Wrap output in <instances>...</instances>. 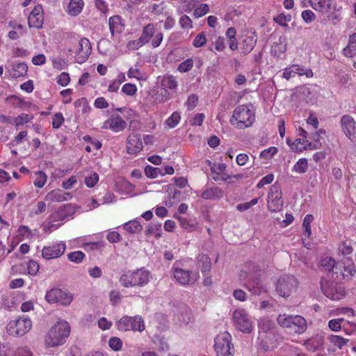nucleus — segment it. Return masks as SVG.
<instances>
[{"instance_id": "obj_1", "label": "nucleus", "mask_w": 356, "mask_h": 356, "mask_svg": "<svg viewBox=\"0 0 356 356\" xmlns=\"http://www.w3.org/2000/svg\"><path fill=\"white\" fill-rule=\"evenodd\" d=\"M239 279L247 280L245 286L252 295H259L261 293V269L258 266L250 264L248 271L241 270Z\"/></svg>"}, {"instance_id": "obj_2", "label": "nucleus", "mask_w": 356, "mask_h": 356, "mask_svg": "<svg viewBox=\"0 0 356 356\" xmlns=\"http://www.w3.org/2000/svg\"><path fill=\"white\" fill-rule=\"evenodd\" d=\"M70 332L68 323L58 322L49 330L45 339L46 345L49 347H55L63 344Z\"/></svg>"}, {"instance_id": "obj_3", "label": "nucleus", "mask_w": 356, "mask_h": 356, "mask_svg": "<svg viewBox=\"0 0 356 356\" xmlns=\"http://www.w3.org/2000/svg\"><path fill=\"white\" fill-rule=\"evenodd\" d=\"M254 120V114L248 106L238 105L234 109L230 118V123L237 129H243L250 127Z\"/></svg>"}, {"instance_id": "obj_4", "label": "nucleus", "mask_w": 356, "mask_h": 356, "mask_svg": "<svg viewBox=\"0 0 356 356\" xmlns=\"http://www.w3.org/2000/svg\"><path fill=\"white\" fill-rule=\"evenodd\" d=\"M31 327L32 323L30 318L23 316L10 321L6 327V330L8 335L19 337L29 332Z\"/></svg>"}, {"instance_id": "obj_5", "label": "nucleus", "mask_w": 356, "mask_h": 356, "mask_svg": "<svg viewBox=\"0 0 356 356\" xmlns=\"http://www.w3.org/2000/svg\"><path fill=\"white\" fill-rule=\"evenodd\" d=\"M214 349L217 356H233L234 348L231 335L227 332L218 334L215 339Z\"/></svg>"}, {"instance_id": "obj_6", "label": "nucleus", "mask_w": 356, "mask_h": 356, "mask_svg": "<svg viewBox=\"0 0 356 356\" xmlns=\"http://www.w3.org/2000/svg\"><path fill=\"white\" fill-rule=\"evenodd\" d=\"M320 284L323 294L331 300H339L346 296L344 287L341 284L327 281L323 277L321 278Z\"/></svg>"}, {"instance_id": "obj_7", "label": "nucleus", "mask_w": 356, "mask_h": 356, "mask_svg": "<svg viewBox=\"0 0 356 356\" xmlns=\"http://www.w3.org/2000/svg\"><path fill=\"white\" fill-rule=\"evenodd\" d=\"M298 286V280L293 275H284L279 278L276 284V291L283 297H289Z\"/></svg>"}, {"instance_id": "obj_8", "label": "nucleus", "mask_w": 356, "mask_h": 356, "mask_svg": "<svg viewBox=\"0 0 356 356\" xmlns=\"http://www.w3.org/2000/svg\"><path fill=\"white\" fill-rule=\"evenodd\" d=\"M45 299L49 303H60L66 306L71 303L73 297L70 293L63 291L59 288H53L47 291Z\"/></svg>"}, {"instance_id": "obj_9", "label": "nucleus", "mask_w": 356, "mask_h": 356, "mask_svg": "<svg viewBox=\"0 0 356 356\" xmlns=\"http://www.w3.org/2000/svg\"><path fill=\"white\" fill-rule=\"evenodd\" d=\"M173 275L177 282L182 285L194 284L199 277L198 273L179 268L173 269Z\"/></svg>"}, {"instance_id": "obj_10", "label": "nucleus", "mask_w": 356, "mask_h": 356, "mask_svg": "<svg viewBox=\"0 0 356 356\" xmlns=\"http://www.w3.org/2000/svg\"><path fill=\"white\" fill-rule=\"evenodd\" d=\"M236 326L243 332L250 333L252 330V321L243 309H236L233 314Z\"/></svg>"}, {"instance_id": "obj_11", "label": "nucleus", "mask_w": 356, "mask_h": 356, "mask_svg": "<svg viewBox=\"0 0 356 356\" xmlns=\"http://www.w3.org/2000/svg\"><path fill=\"white\" fill-rule=\"evenodd\" d=\"M340 124L343 132L351 141L356 140V122L349 115H344L341 117Z\"/></svg>"}, {"instance_id": "obj_12", "label": "nucleus", "mask_w": 356, "mask_h": 356, "mask_svg": "<svg viewBox=\"0 0 356 356\" xmlns=\"http://www.w3.org/2000/svg\"><path fill=\"white\" fill-rule=\"evenodd\" d=\"M66 245L64 243H58L51 246L44 247L42 252V257L46 259H51L60 257L65 252Z\"/></svg>"}, {"instance_id": "obj_13", "label": "nucleus", "mask_w": 356, "mask_h": 356, "mask_svg": "<svg viewBox=\"0 0 356 356\" xmlns=\"http://www.w3.org/2000/svg\"><path fill=\"white\" fill-rule=\"evenodd\" d=\"M150 273L148 270L140 268L131 273V287L143 286L146 285L149 280Z\"/></svg>"}, {"instance_id": "obj_14", "label": "nucleus", "mask_w": 356, "mask_h": 356, "mask_svg": "<svg viewBox=\"0 0 356 356\" xmlns=\"http://www.w3.org/2000/svg\"><path fill=\"white\" fill-rule=\"evenodd\" d=\"M143 142L138 134L129 135L127 138V150L129 154H134L143 149Z\"/></svg>"}, {"instance_id": "obj_15", "label": "nucleus", "mask_w": 356, "mask_h": 356, "mask_svg": "<svg viewBox=\"0 0 356 356\" xmlns=\"http://www.w3.org/2000/svg\"><path fill=\"white\" fill-rule=\"evenodd\" d=\"M307 329V323L306 319L300 315H293L291 321L290 332L296 334H302Z\"/></svg>"}, {"instance_id": "obj_16", "label": "nucleus", "mask_w": 356, "mask_h": 356, "mask_svg": "<svg viewBox=\"0 0 356 356\" xmlns=\"http://www.w3.org/2000/svg\"><path fill=\"white\" fill-rule=\"evenodd\" d=\"M76 211L75 207L71 204H64L58 211L51 215L53 221H61L67 217L73 215Z\"/></svg>"}, {"instance_id": "obj_17", "label": "nucleus", "mask_w": 356, "mask_h": 356, "mask_svg": "<svg viewBox=\"0 0 356 356\" xmlns=\"http://www.w3.org/2000/svg\"><path fill=\"white\" fill-rule=\"evenodd\" d=\"M155 33V29L153 24H149L145 26L142 32L141 36L137 40L136 46L134 48L138 49L145 44L149 42L150 38L154 36Z\"/></svg>"}, {"instance_id": "obj_18", "label": "nucleus", "mask_w": 356, "mask_h": 356, "mask_svg": "<svg viewBox=\"0 0 356 356\" xmlns=\"http://www.w3.org/2000/svg\"><path fill=\"white\" fill-rule=\"evenodd\" d=\"M127 124L125 121L122 120V118L119 115H111L105 122V126L106 127H109L114 131H122Z\"/></svg>"}, {"instance_id": "obj_19", "label": "nucleus", "mask_w": 356, "mask_h": 356, "mask_svg": "<svg viewBox=\"0 0 356 356\" xmlns=\"http://www.w3.org/2000/svg\"><path fill=\"white\" fill-rule=\"evenodd\" d=\"M72 198L70 193L65 192L60 189H55L46 195V200L51 202H61Z\"/></svg>"}, {"instance_id": "obj_20", "label": "nucleus", "mask_w": 356, "mask_h": 356, "mask_svg": "<svg viewBox=\"0 0 356 356\" xmlns=\"http://www.w3.org/2000/svg\"><path fill=\"white\" fill-rule=\"evenodd\" d=\"M92 50L91 44L88 39L82 38L79 42L77 54L80 55L82 61H85L90 55Z\"/></svg>"}, {"instance_id": "obj_21", "label": "nucleus", "mask_w": 356, "mask_h": 356, "mask_svg": "<svg viewBox=\"0 0 356 356\" xmlns=\"http://www.w3.org/2000/svg\"><path fill=\"white\" fill-rule=\"evenodd\" d=\"M323 337L316 335L307 339L303 345L306 347L307 350L314 353L323 346Z\"/></svg>"}, {"instance_id": "obj_22", "label": "nucleus", "mask_w": 356, "mask_h": 356, "mask_svg": "<svg viewBox=\"0 0 356 356\" xmlns=\"http://www.w3.org/2000/svg\"><path fill=\"white\" fill-rule=\"evenodd\" d=\"M108 25L112 36L114 35L115 33H121L124 30L122 19L119 15L111 17L108 19Z\"/></svg>"}, {"instance_id": "obj_23", "label": "nucleus", "mask_w": 356, "mask_h": 356, "mask_svg": "<svg viewBox=\"0 0 356 356\" xmlns=\"http://www.w3.org/2000/svg\"><path fill=\"white\" fill-rule=\"evenodd\" d=\"M257 40V38L253 33L251 35L245 37V38L243 39L241 44V53L243 55H247L248 54L250 53L255 47Z\"/></svg>"}, {"instance_id": "obj_24", "label": "nucleus", "mask_w": 356, "mask_h": 356, "mask_svg": "<svg viewBox=\"0 0 356 356\" xmlns=\"http://www.w3.org/2000/svg\"><path fill=\"white\" fill-rule=\"evenodd\" d=\"M312 7L319 12L326 13L331 9L332 0H309Z\"/></svg>"}, {"instance_id": "obj_25", "label": "nucleus", "mask_w": 356, "mask_h": 356, "mask_svg": "<svg viewBox=\"0 0 356 356\" xmlns=\"http://www.w3.org/2000/svg\"><path fill=\"white\" fill-rule=\"evenodd\" d=\"M286 50L285 38L280 37L279 41L274 42L271 47V54L276 57H280Z\"/></svg>"}, {"instance_id": "obj_26", "label": "nucleus", "mask_w": 356, "mask_h": 356, "mask_svg": "<svg viewBox=\"0 0 356 356\" xmlns=\"http://www.w3.org/2000/svg\"><path fill=\"white\" fill-rule=\"evenodd\" d=\"M222 191L218 187L206 189L202 194V197L205 200L220 198L222 197Z\"/></svg>"}, {"instance_id": "obj_27", "label": "nucleus", "mask_w": 356, "mask_h": 356, "mask_svg": "<svg viewBox=\"0 0 356 356\" xmlns=\"http://www.w3.org/2000/svg\"><path fill=\"white\" fill-rule=\"evenodd\" d=\"M282 197H270L268 200V209L273 212H277L282 209L283 202Z\"/></svg>"}, {"instance_id": "obj_28", "label": "nucleus", "mask_w": 356, "mask_h": 356, "mask_svg": "<svg viewBox=\"0 0 356 356\" xmlns=\"http://www.w3.org/2000/svg\"><path fill=\"white\" fill-rule=\"evenodd\" d=\"M321 266L323 268H324L326 270H328L329 272L332 271L333 273H338V272L337 271L338 268L337 266V263L334 259L332 257H326L323 258L321 260Z\"/></svg>"}, {"instance_id": "obj_29", "label": "nucleus", "mask_w": 356, "mask_h": 356, "mask_svg": "<svg viewBox=\"0 0 356 356\" xmlns=\"http://www.w3.org/2000/svg\"><path fill=\"white\" fill-rule=\"evenodd\" d=\"M293 317V315H289L286 314H279L277 318V321L280 326L290 330Z\"/></svg>"}, {"instance_id": "obj_30", "label": "nucleus", "mask_w": 356, "mask_h": 356, "mask_svg": "<svg viewBox=\"0 0 356 356\" xmlns=\"http://www.w3.org/2000/svg\"><path fill=\"white\" fill-rule=\"evenodd\" d=\"M123 226L125 230L132 234L140 233L143 229L142 225L136 220H130Z\"/></svg>"}, {"instance_id": "obj_31", "label": "nucleus", "mask_w": 356, "mask_h": 356, "mask_svg": "<svg viewBox=\"0 0 356 356\" xmlns=\"http://www.w3.org/2000/svg\"><path fill=\"white\" fill-rule=\"evenodd\" d=\"M83 2L82 0H70L68 9L72 15H77L81 13Z\"/></svg>"}, {"instance_id": "obj_32", "label": "nucleus", "mask_w": 356, "mask_h": 356, "mask_svg": "<svg viewBox=\"0 0 356 356\" xmlns=\"http://www.w3.org/2000/svg\"><path fill=\"white\" fill-rule=\"evenodd\" d=\"M199 265L202 268V273L205 274L209 273L211 270V262L210 258L206 255L202 254L198 257Z\"/></svg>"}, {"instance_id": "obj_33", "label": "nucleus", "mask_w": 356, "mask_h": 356, "mask_svg": "<svg viewBox=\"0 0 356 356\" xmlns=\"http://www.w3.org/2000/svg\"><path fill=\"white\" fill-rule=\"evenodd\" d=\"M13 76L16 78L24 76L28 71V66L24 63H17L13 67Z\"/></svg>"}, {"instance_id": "obj_34", "label": "nucleus", "mask_w": 356, "mask_h": 356, "mask_svg": "<svg viewBox=\"0 0 356 356\" xmlns=\"http://www.w3.org/2000/svg\"><path fill=\"white\" fill-rule=\"evenodd\" d=\"M327 339L332 345L338 347L339 349H341L349 341V339L334 334L330 335Z\"/></svg>"}, {"instance_id": "obj_35", "label": "nucleus", "mask_w": 356, "mask_h": 356, "mask_svg": "<svg viewBox=\"0 0 356 356\" xmlns=\"http://www.w3.org/2000/svg\"><path fill=\"white\" fill-rule=\"evenodd\" d=\"M132 323V317L124 316L118 322V327L120 330H131Z\"/></svg>"}, {"instance_id": "obj_36", "label": "nucleus", "mask_w": 356, "mask_h": 356, "mask_svg": "<svg viewBox=\"0 0 356 356\" xmlns=\"http://www.w3.org/2000/svg\"><path fill=\"white\" fill-rule=\"evenodd\" d=\"M145 175L151 179L156 178L159 175H162L163 168L147 165L145 168Z\"/></svg>"}, {"instance_id": "obj_37", "label": "nucleus", "mask_w": 356, "mask_h": 356, "mask_svg": "<svg viewBox=\"0 0 356 356\" xmlns=\"http://www.w3.org/2000/svg\"><path fill=\"white\" fill-rule=\"evenodd\" d=\"M308 169L307 160L306 159H299L293 168V170L303 174L307 172Z\"/></svg>"}, {"instance_id": "obj_38", "label": "nucleus", "mask_w": 356, "mask_h": 356, "mask_svg": "<svg viewBox=\"0 0 356 356\" xmlns=\"http://www.w3.org/2000/svg\"><path fill=\"white\" fill-rule=\"evenodd\" d=\"M44 17L43 15L39 16H29L28 23L30 27L41 28L43 24Z\"/></svg>"}, {"instance_id": "obj_39", "label": "nucleus", "mask_w": 356, "mask_h": 356, "mask_svg": "<svg viewBox=\"0 0 356 356\" xmlns=\"http://www.w3.org/2000/svg\"><path fill=\"white\" fill-rule=\"evenodd\" d=\"M313 220V216L311 214H307L306 215L303 220L302 226L305 228L303 235L307 238H309L312 234L310 224Z\"/></svg>"}, {"instance_id": "obj_40", "label": "nucleus", "mask_w": 356, "mask_h": 356, "mask_svg": "<svg viewBox=\"0 0 356 356\" xmlns=\"http://www.w3.org/2000/svg\"><path fill=\"white\" fill-rule=\"evenodd\" d=\"M162 85L170 90L175 89L177 86V82L175 76L172 75L164 76L162 80Z\"/></svg>"}, {"instance_id": "obj_41", "label": "nucleus", "mask_w": 356, "mask_h": 356, "mask_svg": "<svg viewBox=\"0 0 356 356\" xmlns=\"http://www.w3.org/2000/svg\"><path fill=\"white\" fill-rule=\"evenodd\" d=\"M7 102L12 104L15 107L24 108L26 106V102H25L23 99L19 97L13 95L8 97L6 99Z\"/></svg>"}, {"instance_id": "obj_42", "label": "nucleus", "mask_w": 356, "mask_h": 356, "mask_svg": "<svg viewBox=\"0 0 356 356\" xmlns=\"http://www.w3.org/2000/svg\"><path fill=\"white\" fill-rule=\"evenodd\" d=\"M356 273V267L355 264H351L346 266L343 267V270L342 272V275L344 278L350 279L352 278Z\"/></svg>"}, {"instance_id": "obj_43", "label": "nucleus", "mask_w": 356, "mask_h": 356, "mask_svg": "<svg viewBox=\"0 0 356 356\" xmlns=\"http://www.w3.org/2000/svg\"><path fill=\"white\" fill-rule=\"evenodd\" d=\"M84 257L85 254L81 251H76L67 254L69 260L76 264L81 263Z\"/></svg>"}, {"instance_id": "obj_44", "label": "nucleus", "mask_w": 356, "mask_h": 356, "mask_svg": "<svg viewBox=\"0 0 356 356\" xmlns=\"http://www.w3.org/2000/svg\"><path fill=\"white\" fill-rule=\"evenodd\" d=\"M131 330L141 332L145 329L144 322L141 318L135 316L132 318Z\"/></svg>"}, {"instance_id": "obj_45", "label": "nucleus", "mask_w": 356, "mask_h": 356, "mask_svg": "<svg viewBox=\"0 0 356 356\" xmlns=\"http://www.w3.org/2000/svg\"><path fill=\"white\" fill-rule=\"evenodd\" d=\"M37 177L34 181L35 186L38 188H42L44 185L47 181V175L44 172L42 171H38L36 172Z\"/></svg>"}, {"instance_id": "obj_46", "label": "nucleus", "mask_w": 356, "mask_h": 356, "mask_svg": "<svg viewBox=\"0 0 356 356\" xmlns=\"http://www.w3.org/2000/svg\"><path fill=\"white\" fill-rule=\"evenodd\" d=\"M303 70H300L298 66H293L292 70L286 69L283 73V76L286 79H289L291 77L294 76L296 74L299 75H302L304 74Z\"/></svg>"}, {"instance_id": "obj_47", "label": "nucleus", "mask_w": 356, "mask_h": 356, "mask_svg": "<svg viewBox=\"0 0 356 356\" xmlns=\"http://www.w3.org/2000/svg\"><path fill=\"white\" fill-rule=\"evenodd\" d=\"M209 7L208 4L203 3L201 4L198 8H197L193 11V15L195 16V17L199 18L206 15L209 12Z\"/></svg>"}, {"instance_id": "obj_48", "label": "nucleus", "mask_w": 356, "mask_h": 356, "mask_svg": "<svg viewBox=\"0 0 356 356\" xmlns=\"http://www.w3.org/2000/svg\"><path fill=\"white\" fill-rule=\"evenodd\" d=\"M180 120V115L177 112H174L165 122V124L170 128H174Z\"/></svg>"}, {"instance_id": "obj_49", "label": "nucleus", "mask_w": 356, "mask_h": 356, "mask_svg": "<svg viewBox=\"0 0 356 356\" xmlns=\"http://www.w3.org/2000/svg\"><path fill=\"white\" fill-rule=\"evenodd\" d=\"M64 118L61 113H56L52 119V127L54 129H58L64 122Z\"/></svg>"}, {"instance_id": "obj_50", "label": "nucleus", "mask_w": 356, "mask_h": 356, "mask_svg": "<svg viewBox=\"0 0 356 356\" xmlns=\"http://www.w3.org/2000/svg\"><path fill=\"white\" fill-rule=\"evenodd\" d=\"M109 346L115 351L120 350L122 346V340L118 337H111L108 341Z\"/></svg>"}, {"instance_id": "obj_51", "label": "nucleus", "mask_w": 356, "mask_h": 356, "mask_svg": "<svg viewBox=\"0 0 356 356\" xmlns=\"http://www.w3.org/2000/svg\"><path fill=\"white\" fill-rule=\"evenodd\" d=\"M207 42V38L204 32L200 33L193 40V45L195 47H201Z\"/></svg>"}, {"instance_id": "obj_52", "label": "nucleus", "mask_w": 356, "mask_h": 356, "mask_svg": "<svg viewBox=\"0 0 356 356\" xmlns=\"http://www.w3.org/2000/svg\"><path fill=\"white\" fill-rule=\"evenodd\" d=\"M193 65V61L192 58H188L185 61L179 64L178 70L181 72H186L189 71Z\"/></svg>"}, {"instance_id": "obj_53", "label": "nucleus", "mask_w": 356, "mask_h": 356, "mask_svg": "<svg viewBox=\"0 0 356 356\" xmlns=\"http://www.w3.org/2000/svg\"><path fill=\"white\" fill-rule=\"evenodd\" d=\"M136 86L132 83H126L122 88V92L127 95L132 96L136 94Z\"/></svg>"}, {"instance_id": "obj_54", "label": "nucleus", "mask_w": 356, "mask_h": 356, "mask_svg": "<svg viewBox=\"0 0 356 356\" xmlns=\"http://www.w3.org/2000/svg\"><path fill=\"white\" fill-rule=\"evenodd\" d=\"M27 268L29 274L31 275H36L39 271V265L36 261L33 260H30L29 261Z\"/></svg>"}, {"instance_id": "obj_55", "label": "nucleus", "mask_w": 356, "mask_h": 356, "mask_svg": "<svg viewBox=\"0 0 356 356\" xmlns=\"http://www.w3.org/2000/svg\"><path fill=\"white\" fill-rule=\"evenodd\" d=\"M178 220L180 222V225L186 229L192 230L195 227V223L190 221L187 218H184L182 217H178Z\"/></svg>"}, {"instance_id": "obj_56", "label": "nucleus", "mask_w": 356, "mask_h": 356, "mask_svg": "<svg viewBox=\"0 0 356 356\" xmlns=\"http://www.w3.org/2000/svg\"><path fill=\"white\" fill-rule=\"evenodd\" d=\"M308 143V140L305 138H297L293 142V145L294 147H292V149L297 152H301L305 149H302V147H299V145H302L305 146Z\"/></svg>"}, {"instance_id": "obj_57", "label": "nucleus", "mask_w": 356, "mask_h": 356, "mask_svg": "<svg viewBox=\"0 0 356 356\" xmlns=\"http://www.w3.org/2000/svg\"><path fill=\"white\" fill-rule=\"evenodd\" d=\"M121 298V293L118 291L113 290L109 293L110 301L113 306H115L120 301Z\"/></svg>"}, {"instance_id": "obj_58", "label": "nucleus", "mask_w": 356, "mask_h": 356, "mask_svg": "<svg viewBox=\"0 0 356 356\" xmlns=\"http://www.w3.org/2000/svg\"><path fill=\"white\" fill-rule=\"evenodd\" d=\"M277 152V149L275 147H271L266 149L263 150L260 154V157L263 159H270Z\"/></svg>"}, {"instance_id": "obj_59", "label": "nucleus", "mask_w": 356, "mask_h": 356, "mask_svg": "<svg viewBox=\"0 0 356 356\" xmlns=\"http://www.w3.org/2000/svg\"><path fill=\"white\" fill-rule=\"evenodd\" d=\"M192 23L191 19L186 15H182L179 19V24L183 29H191Z\"/></svg>"}, {"instance_id": "obj_60", "label": "nucleus", "mask_w": 356, "mask_h": 356, "mask_svg": "<svg viewBox=\"0 0 356 356\" xmlns=\"http://www.w3.org/2000/svg\"><path fill=\"white\" fill-rule=\"evenodd\" d=\"M99 176L97 173H93L92 175L85 178V183L89 188L93 187L97 182Z\"/></svg>"}, {"instance_id": "obj_61", "label": "nucleus", "mask_w": 356, "mask_h": 356, "mask_svg": "<svg viewBox=\"0 0 356 356\" xmlns=\"http://www.w3.org/2000/svg\"><path fill=\"white\" fill-rule=\"evenodd\" d=\"M343 321V318L332 319L329 321V327L333 331H338L341 327V322Z\"/></svg>"}, {"instance_id": "obj_62", "label": "nucleus", "mask_w": 356, "mask_h": 356, "mask_svg": "<svg viewBox=\"0 0 356 356\" xmlns=\"http://www.w3.org/2000/svg\"><path fill=\"white\" fill-rule=\"evenodd\" d=\"M120 282L123 286L126 288L131 286V273L130 275H122L121 277H120Z\"/></svg>"}, {"instance_id": "obj_63", "label": "nucleus", "mask_w": 356, "mask_h": 356, "mask_svg": "<svg viewBox=\"0 0 356 356\" xmlns=\"http://www.w3.org/2000/svg\"><path fill=\"white\" fill-rule=\"evenodd\" d=\"M302 17L306 23H309L314 21L316 16L312 10H306L302 13Z\"/></svg>"}, {"instance_id": "obj_64", "label": "nucleus", "mask_w": 356, "mask_h": 356, "mask_svg": "<svg viewBox=\"0 0 356 356\" xmlns=\"http://www.w3.org/2000/svg\"><path fill=\"white\" fill-rule=\"evenodd\" d=\"M70 81L69 74L67 72H62L58 77L57 82L62 86H66Z\"/></svg>"}]
</instances>
